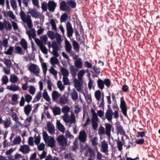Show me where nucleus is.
Here are the masks:
<instances>
[{"label": "nucleus", "instance_id": "8fccbe9b", "mask_svg": "<svg viewBox=\"0 0 160 160\" xmlns=\"http://www.w3.org/2000/svg\"><path fill=\"white\" fill-rule=\"evenodd\" d=\"M116 129L118 132L120 133L121 134L124 132V131L123 129L122 126L119 124L118 126H116Z\"/></svg>", "mask_w": 160, "mask_h": 160}, {"label": "nucleus", "instance_id": "bf43d9fd", "mask_svg": "<svg viewBox=\"0 0 160 160\" xmlns=\"http://www.w3.org/2000/svg\"><path fill=\"white\" fill-rule=\"evenodd\" d=\"M38 66L34 64H31L28 68L29 70H38Z\"/></svg>", "mask_w": 160, "mask_h": 160}, {"label": "nucleus", "instance_id": "9d476101", "mask_svg": "<svg viewBox=\"0 0 160 160\" xmlns=\"http://www.w3.org/2000/svg\"><path fill=\"white\" fill-rule=\"evenodd\" d=\"M29 12L32 16L35 18L38 17L40 16V13L38 12L37 9L35 8L33 9H29Z\"/></svg>", "mask_w": 160, "mask_h": 160}, {"label": "nucleus", "instance_id": "2f4dec72", "mask_svg": "<svg viewBox=\"0 0 160 160\" xmlns=\"http://www.w3.org/2000/svg\"><path fill=\"white\" fill-rule=\"evenodd\" d=\"M4 25L6 30H11L12 29V25L8 21H6L4 23Z\"/></svg>", "mask_w": 160, "mask_h": 160}, {"label": "nucleus", "instance_id": "0eeeda50", "mask_svg": "<svg viewBox=\"0 0 160 160\" xmlns=\"http://www.w3.org/2000/svg\"><path fill=\"white\" fill-rule=\"evenodd\" d=\"M67 2L64 1H62L60 3V9L62 11H66L67 12L70 11V8L67 5Z\"/></svg>", "mask_w": 160, "mask_h": 160}, {"label": "nucleus", "instance_id": "6ab92c4d", "mask_svg": "<svg viewBox=\"0 0 160 160\" xmlns=\"http://www.w3.org/2000/svg\"><path fill=\"white\" fill-rule=\"evenodd\" d=\"M2 122L5 128H8L11 123L10 118L9 117L7 118L5 120H3Z\"/></svg>", "mask_w": 160, "mask_h": 160}, {"label": "nucleus", "instance_id": "ddd939ff", "mask_svg": "<svg viewBox=\"0 0 160 160\" xmlns=\"http://www.w3.org/2000/svg\"><path fill=\"white\" fill-rule=\"evenodd\" d=\"M48 9L50 11H54L56 7V3L53 0L49 1L48 4Z\"/></svg>", "mask_w": 160, "mask_h": 160}, {"label": "nucleus", "instance_id": "c756f323", "mask_svg": "<svg viewBox=\"0 0 160 160\" xmlns=\"http://www.w3.org/2000/svg\"><path fill=\"white\" fill-rule=\"evenodd\" d=\"M65 49L66 51L68 52H70L72 49V46L71 44L68 41H65Z\"/></svg>", "mask_w": 160, "mask_h": 160}, {"label": "nucleus", "instance_id": "b1692460", "mask_svg": "<svg viewBox=\"0 0 160 160\" xmlns=\"http://www.w3.org/2000/svg\"><path fill=\"white\" fill-rule=\"evenodd\" d=\"M98 86L99 88L101 90L104 88V83L103 81L101 79H99L97 81Z\"/></svg>", "mask_w": 160, "mask_h": 160}, {"label": "nucleus", "instance_id": "f3484780", "mask_svg": "<svg viewBox=\"0 0 160 160\" xmlns=\"http://www.w3.org/2000/svg\"><path fill=\"white\" fill-rule=\"evenodd\" d=\"M55 140L53 137H51L50 139L48 140V142L47 144L48 146L51 148H53L55 146Z\"/></svg>", "mask_w": 160, "mask_h": 160}, {"label": "nucleus", "instance_id": "603ef678", "mask_svg": "<svg viewBox=\"0 0 160 160\" xmlns=\"http://www.w3.org/2000/svg\"><path fill=\"white\" fill-rule=\"evenodd\" d=\"M69 110L70 108L67 106H65L62 108V112L65 114L68 113L69 111Z\"/></svg>", "mask_w": 160, "mask_h": 160}, {"label": "nucleus", "instance_id": "a878e982", "mask_svg": "<svg viewBox=\"0 0 160 160\" xmlns=\"http://www.w3.org/2000/svg\"><path fill=\"white\" fill-rule=\"evenodd\" d=\"M59 97V94L57 91H53L52 93V97L53 101H55Z\"/></svg>", "mask_w": 160, "mask_h": 160}, {"label": "nucleus", "instance_id": "dca6fc26", "mask_svg": "<svg viewBox=\"0 0 160 160\" xmlns=\"http://www.w3.org/2000/svg\"><path fill=\"white\" fill-rule=\"evenodd\" d=\"M32 106L29 104L26 105L24 107V112L27 116H28L31 111Z\"/></svg>", "mask_w": 160, "mask_h": 160}, {"label": "nucleus", "instance_id": "7c9ffc66", "mask_svg": "<svg viewBox=\"0 0 160 160\" xmlns=\"http://www.w3.org/2000/svg\"><path fill=\"white\" fill-rule=\"evenodd\" d=\"M68 17V15L67 13H65L62 14L60 17V22L61 23L65 22L67 20Z\"/></svg>", "mask_w": 160, "mask_h": 160}, {"label": "nucleus", "instance_id": "79ce46f5", "mask_svg": "<svg viewBox=\"0 0 160 160\" xmlns=\"http://www.w3.org/2000/svg\"><path fill=\"white\" fill-rule=\"evenodd\" d=\"M41 51L44 54H47L48 53V49L43 44L41 45L39 47Z\"/></svg>", "mask_w": 160, "mask_h": 160}, {"label": "nucleus", "instance_id": "9b49d317", "mask_svg": "<svg viewBox=\"0 0 160 160\" xmlns=\"http://www.w3.org/2000/svg\"><path fill=\"white\" fill-rule=\"evenodd\" d=\"M19 151L23 153H28L30 151L29 146L27 145H21L20 147Z\"/></svg>", "mask_w": 160, "mask_h": 160}, {"label": "nucleus", "instance_id": "774afa93", "mask_svg": "<svg viewBox=\"0 0 160 160\" xmlns=\"http://www.w3.org/2000/svg\"><path fill=\"white\" fill-rule=\"evenodd\" d=\"M40 140L41 137L39 135H38L37 137L35 138L34 140V142L36 145H38L40 143Z\"/></svg>", "mask_w": 160, "mask_h": 160}, {"label": "nucleus", "instance_id": "a211bd4d", "mask_svg": "<svg viewBox=\"0 0 160 160\" xmlns=\"http://www.w3.org/2000/svg\"><path fill=\"white\" fill-rule=\"evenodd\" d=\"M47 128L48 132L51 134H53L55 132V130L54 127L50 123H48L47 124Z\"/></svg>", "mask_w": 160, "mask_h": 160}, {"label": "nucleus", "instance_id": "f704fd0d", "mask_svg": "<svg viewBox=\"0 0 160 160\" xmlns=\"http://www.w3.org/2000/svg\"><path fill=\"white\" fill-rule=\"evenodd\" d=\"M43 97L45 100L47 101L48 102H50V98L46 90L44 91L43 94Z\"/></svg>", "mask_w": 160, "mask_h": 160}, {"label": "nucleus", "instance_id": "864d4df0", "mask_svg": "<svg viewBox=\"0 0 160 160\" xmlns=\"http://www.w3.org/2000/svg\"><path fill=\"white\" fill-rule=\"evenodd\" d=\"M117 143L118 150L119 151H121L122 149V146H123L122 142L120 141H117Z\"/></svg>", "mask_w": 160, "mask_h": 160}, {"label": "nucleus", "instance_id": "de8ad7c7", "mask_svg": "<svg viewBox=\"0 0 160 160\" xmlns=\"http://www.w3.org/2000/svg\"><path fill=\"white\" fill-rule=\"evenodd\" d=\"M74 108L75 109L74 110V112L76 114L78 113L81 111V108L78 104L76 105Z\"/></svg>", "mask_w": 160, "mask_h": 160}, {"label": "nucleus", "instance_id": "c03bdc74", "mask_svg": "<svg viewBox=\"0 0 160 160\" xmlns=\"http://www.w3.org/2000/svg\"><path fill=\"white\" fill-rule=\"evenodd\" d=\"M21 142V138L19 136L15 138L13 141V143L14 144H19Z\"/></svg>", "mask_w": 160, "mask_h": 160}, {"label": "nucleus", "instance_id": "680f3d73", "mask_svg": "<svg viewBox=\"0 0 160 160\" xmlns=\"http://www.w3.org/2000/svg\"><path fill=\"white\" fill-rule=\"evenodd\" d=\"M103 81L104 85L105 84L107 87L109 88L111 84V82L110 80L108 79H105Z\"/></svg>", "mask_w": 160, "mask_h": 160}, {"label": "nucleus", "instance_id": "e2e57ef3", "mask_svg": "<svg viewBox=\"0 0 160 160\" xmlns=\"http://www.w3.org/2000/svg\"><path fill=\"white\" fill-rule=\"evenodd\" d=\"M57 85L60 90H62L64 89V86L62 85L61 81H58L57 82Z\"/></svg>", "mask_w": 160, "mask_h": 160}, {"label": "nucleus", "instance_id": "bb28decb", "mask_svg": "<svg viewBox=\"0 0 160 160\" xmlns=\"http://www.w3.org/2000/svg\"><path fill=\"white\" fill-rule=\"evenodd\" d=\"M72 98L73 100H76L78 99V94L76 90L74 89L72 93H71Z\"/></svg>", "mask_w": 160, "mask_h": 160}, {"label": "nucleus", "instance_id": "6e6552de", "mask_svg": "<svg viewBox=\"0 0 160 160\" xmlns=\"http://www.w3.org/2000/svg\"><path fill=\"white\" fill-rule=\"evenodd\" d=\"M74 87L77 91L80 92L81 90V85L82 84V81L79 80L75 79L74 80Z\"/></svg>", "mask_w": 160, "mask_h": 160}, {"label": "nucleus", "instance_id": "f03ea898", "mask_svg": "<svg viewBox=\"0 0 160 160\" xmlns=\"http://www.w3.org/2000/svg\"><path fill=\"white\" fill-rule=\"evenodd\" d=\"M47 34L49 37L52 40L53 39L55 38L58 44L59 45L61 44L62 41L61 37V36L58 33H56L55 34L56 36H55L53 32L49 31L47 32Z\"/></svg>", "mask_w": 160, "mask_h": 160}, {"label": "nucleus", "instance_id": "f257e3e1", "mask_svg": "<svg viewBox=\"0 0 160 160\" xmlns=\"http://www.w3.org/2000/svg\"><path fill=\"white\" fill-rule=\"evenodd\" d=\"M20 15L21 19L22 21L24 23H27L28 28L30 29H31L33 26V25L31 21L30 15H28L27 17H26V14L25 12L22 11V9H21V11L20 12Z\"/></svg>", "mask_w": 160, "mask_h": 160}, {"label": "nucleus", "instance_id": "c85d7f7f", "mask_svg": "<svg viewBox=\"0 0 160 160\" xmlns=\"http://www.w3.org/2000/svg\"><path fill=\"white\" fill-rule=\"evenodd\" d=\"M15 52L16 53H17L20 55L23 54L22 48L19 46H16L15 48Z\"/></svg>", "mask_w": 160, "mask_h": 160}, {"label": "nucleus", "instance_id": "0e129e2a", "mask_svg": "<svg viewBox=\"0 0 160 160\" xmlns=\"http://www.w3.org/2000/svg\"><path fill=\"white\" fill-rule=\"evenodd\" d=\"M10 81L12 83H15L17 82L18 78L16 75H14L11 78Z\"/></svg>", "mask_w": 160, "mask_h": 160}, {"label": "nucleus", "instance_id": "a19ab883", "mask_svg": "<svg viewBox=\"0 0 160 160\" xmlns=\"http://www.w3.org/2000/svg\"><path fill=\"white\" fill-rule=\"evenodd\" d=\"M40 40L42 44L45 45L48 40V38L46 35L43 36L40 38Z\"/></svg>", "mask_w": 160, "mask_h": 160}, {"label": "nucleus", "instance_id": "6e6d98bb", "mask_svg": "<svg viewBox=\"0 0 160 160\" xmlns=\"http://www.w3.org/2000/svg\"><path fill=\"white\" fill-rule=\"evenodd\" d=\"M29 91L31 94L34 95L36 91L35 88L33 86H30L29 89Z\"/></svg>", "mask_w": 160, "mask_h": 160}, {"label": "nucleus", "instance_id": "37998d69", "mask_svg": "<svg viewBox=\"0 0 160 160\" xmlns=\"http://www.w3.org/2000/svg\"><path fill=\"white\" fill-rule=\"evenodd\" d=\"M13 49V47H10L6 51L4 52V53L7 55H11L12 54Z\"/></svg>", "mask_w": 160, "mask_h": 160}, {"label": "nucleus", "instance_id": "5fc2aeb1", "mask_svg": "<svg viewBox=\"0 0 160 160\" xmlns=\"http://www.w3.org/2000/svg\"><path fill=\"white\" fill-rule=\"evenodd\" d=\"M19 87L18 86L12 85L10 87V89L12 91H16L19 90Z\"/></svg>", "mask_w": 160, "mask_h": 160}, {"label": "nucleus", "instance_id": "20e7f679", "mask_svg": "<svg viewBox=\"0 0 160 160\" xmlns=\"http://www.w3.org/2000/svg\"><path fill=\"white\" fill-rule=\"evenodd\" d=\"M67 37L71 39L74 32L73 29L70 22H68L66 24Z\"/></svg>", "mask_w": 160, "mask_h": 160}, {"label": "nucleus", "instance_id": "f8f14e48", "mask_svg": "<svg viewBox=\"0 0 160 160\" xmlns=\"http://www.w3.org/2000/svg\"><path fill=\"white\" fill-rule=\"evenodd\" d=\"M104 126L105 127V133L108 137H110L111 135L112 125L110 123H106Z\"/></svg>", "mask_w": 160, "mask_h": 160}, {"label": "nucleus", "instance_id": "58836bf2", "mask_svg": "<svg viewBox=\"0 0 160 160\" xmlns=\"http://www.w3.org/2000/svg\"><path fill=\"white\" fill-rule=\"evenodd\" d=\"M18 96L16 94H14L12 95V101L15 104L18 103Z\"/></svg>", "mask_w": 160, "mask_h": 160}, {"label": "nucleus", "instance_id": "c9c22d12", "mask_svg": "<svg viewBox=\"0 0 160 160\" xmlns=\"http://www.w3.org/2000/svg\"><path fill=\"white\" fill-rule=\"evenodd\" d=\"M43 138L46 143L48 142V140L49 139V136L46 131H44L43 133Z\"/></svg>", "mask_w": 160, "mask_h": 160}, {"label": "nucleus", "instance_id": "a18cd8bd", "mask_svg": "<svg viewBox=\"0 0 160 160\" xmlns=\"http://www.w3.org/2000/svg\"><path fill=\"white\" fill-rule=\"evenodd\" d=\"M78 148L77 141L76 140H75L73 142L72 150L73 151H75Z\"/></svg>", "mask_w": 160, "mask_h": 160}, {"label": "nucleus", "instance_id": "cd10ccee", "mask_svg": "<svg viewBox=\"0 0 160 160\" xmlns=\"http://www.w3.org/2000/svg\"><path fill=\"white\" fill-rule=\"evenodd\" d=\"M88 151L90 154L89 158L93 160L95 157V153L94 152L93 150L89 148L88 149Z\"/></svg>", "mask_w": 160, "mask_h": 160}, {"label": "nucleus", "instance_id": "052dcab7", "mask_svg": "<svg viewBox=\"0 0 160 160\" xmlns=\"http://www.w3.org/2000/svg\"><path fill=\"white\" fill-rule=\"evenodd\" d=\"M25 97V101L28 103L29 102L31 101L32 98V96L29 94H26Z\"/></svg>", "mask_w": 160, "mask_h": 160}, {"label": "nucleus", "instance_id": "1a4fd4ad", "mask_svg": "<svg viewBox=\"0 0 160 160\" xmlns=\"http://www.w3.org/2000/svg\"><path fill=\"white\" fill-rule=\"evenodd\" d=\"M106 119L109 121L112 122L113 117V111L112 109H107L105 114Z\"/></svg>", "mask_w": 160, "mask_h": 160}, {"label": "nucleus", "instance_id": "473e14b6", "mask_svg": "<svg viewBox=\"0 0 160 160\" xmlns=\"http://www.w3.org/2000/svg\"><path fill=\"white\" fill-rule=\"evenodd\" d=\"M95 96L96 98L98 101H100L101 96V91L99 90L96 91L95 92Z\"/></svg>", "mask_w": 160, "mask_h": 160}, {"label": "nucleus", "instance_id": "4c0bfd02", "mask_svg": "<svg viewBox=\"0 0 160 160\" xmlns=\"http://www.w3.org/2000/svg\"><path fill=\"white\" fill-rule=\"evenodd\" d=\"M50 62L52 64H57L59 62V61L57 57H52L50 58Z\"/></svg>", "mask_w": 160, "mask_h": 160}, {"label": "nucleus", "instance_id": "69168bd1", "mask_svg": "<svg viewBox=\"0 0 160 160\" xmlns=\"http://www.w3.org/2000/svg\"><path fill=\"white\" fill-rule=\"evenodd\" d=\"M97 141H98L97 137H94L93 138V139L92 140V145L93 146H96L98 144V143H97Z\"/></svg>", "mask_w": 160, "mask_h": 160}, {"label": "nucleus", "instance_id": "ea45409f", "mask_svg": "<svg viewBox=\"0 0 160 160\" xmlns=\"http://www.w3.org/2000/svg\"><path fill=\"white\" fill-rule=\"evenodd\" d=\"M68 101V99L67 98L64 97H61L59 99V102L61 104H65Z\"/></svg>", "mask_w": 160, "mask_h": 160}, {"label": "nucleus", "instance_id": "423d86ee", "mask_svg": "<svg viewBox=\"0 0 160 160\" xmlns=\"http://www.w3.org/2000/svg\"><path fill=\"white\" fill-rule=\"evenodd\" d=\"M87 136L85 131L82 130L79 132L78 138L79 140L81 142H84L86 141Z\"/></svg>", "mask_w": 160, "mask_h": 160}, {"label": "nucleus", "instance_id": "09e8293b", "mask_svg": "<svg viewBox=\"0 0 160 160\" xmlns=\"http://www.w3.org/2000/svg\"><path fill=\"white\" fill-rule=\"evenodd\" d=\"M4 64L8 67H10L12 66V63L10 60L6 58L4 59Z\"/></svg>", "mask_w": 160, "mask_h": 160}, {"label": "nucleus", "instance_id": "4d7b16f0", "mask_svg": "<svg viewBox=\"0 0 160 160\" xmlns=\"http://www.w3.org/2000/svg\"><path fill=\"white\" fill-rule=\"evenodd\" d=\"M105 133V129L102 126H100L98 129V133L99 135H102Z\"/></svg>", "mask_w": 160, "mask_h": 160}, {"label": "nucleus", "instance_id": "7ed1b4c3", "mask_svg": "<svg viewBox=\"0 0 160 160\" xmlns=\"http://www.w3.org/2000/svg\"><path fill=\"white\" fill-rule=\"evenodd\" d=\"M120 108L121 111L124 116L128 117L127 114V109L125 102L122 98L120 99Z\"/></svg>", "mask_w": 160, "mask_h": 160}, {"label": "nucleus", "instance_id": "412c9836", "mask_svg": "<svg viewBox=\"0 0 160 160\" xmlns=\"http://www.w3.org/2000/svg\"><path fill=\"white\" fill-rule=\"evenodd\" d=\"M67 3L68 5V6L72 8H74L76 7L77 3L73 0H70L69 1L67 2Z\"/></svg>", "mask_w": 160, "mask_h": 160}, {"label": "nucleus", "instance_id": "4468645a", "mask_svg": "<svg viewBox=\"0 0 160 160\" xmlns=\"http://www.w3.org/2000/svg\"><path fill=\"white\" fill-rule=\"evenodd\" d=\"M101 151L104 153H106L108 151V145L106 142L103 141L101 143Z\"/></svg>", "mask_w": 160, "mask_h": 160}, {"label": "nucleus", "instance_id": "393cba45", "mask_svg": "<svg viewBox=\"0 0 160 160\" xmlns=\"http://www.w3.org/2000/svg\"><path fill=\"white\" fill-rule=\"evenodd\" d=\"M72 46L74 49L76 51H78L79 50L80 47L78 43L75 40H73L72 41Z\"/></svg>", "mask_w": 160, "mask_h": 160}, {"label": "nucleus", "instance_id": "aec40b11", "mask_svg": "<svg viewBox=\"0 0 160 160\" xmlns=\"http://www.w3.org/2000/svg\"><path fill=\"white\" fill-rule=\"evenodd\" d=\"M57 126L59 131L62 132H65V128L64 126L58 120L57 122Z\"/></svg>", "mask_w": 160, "mask_h": 160}, {"label": "nucleus", "instance_id": "49530a36", "mask_svg": "<svg viewBox=\"0 0 160 160\" xmlns=\"http://www.w3.org/2000/svg\"><path fill=\"white\" fill-rule=\"evenodd\" d=\"M10 3L12 8L15 10L17 8L16 0H10Z\"/></svg>", "mask_w": 160, "mask_h": 160}, {"label": "nucleus", "instance_id": "338daca9", "mask_svg": "<svg viewBox=\"0 0 160 160\" xmlns=\"http://www.w3.org/2000/svg\"><path fill=\"white\" fill-rule=\"evenodd\" d=\"M92 126L93 129L96 130L98 128V122H92Z\"/></svg>", "mask_w": 160, "mask_h": 160}, {"label": "nucleus", "instance_id": "39448f33", "mask_svg": "<svg viewBox=\"0 0 160 160\" xmlns=\"http://www.w3.org/2000/svg\"><path fill=\"white\" fill-rule=\"evenodd\" d=\"M57 140L58 143L62 146H66L67 144V139L63 135H59Z\"/></svg>", "mask_w": 160, "mask_h": 160}, {"label": "nucleus", "instance_id": "13d9d810", "mask_svg": "<svg viewBox=\"0 0 160 160\" xmlns=\"http://www.w3.org/2000/svg\"><path fill=\"white\" fill-rule=\"evenodd\" d=\"M84 66L85 67H86L88 68H92V65L89 62L87 61H86L84 62Z\"/></svg>", "mask_w": 160, "mask_h": 160}, {"label": "nucleus", "instance_id": "3c124183", "mask_svg": "<svg viewBox=\"0 0 160 160\" xmlns=\"http://www.w3.org/2000/svg\"><path fill=\"white\" fill-rule=\"evenodd\" d=\"M69 122L71 124L75 123V118L73 114H71L70 118H69Z\"/></svg>", "mask_w": 160, "mask_h": 160}, {"label": "nucleus", "instance_id": "e433bc0d", "mask_svg": "<svg viewBox=\"0 0 160 160\" xmlns=\"http://www.w3.org/2000/svg\"><path fill=\"white\" fill-rule=\"evenodd\" d=\"M50 24L52 27V29L56 31L57 27L55 20L53 19H51L50 21Z\"/></svg>", "mask_w": 160, "mask_h": 160}, {"label": "nucleus", "instance_id": "5701e85b", "mask_svg": "<svg viewBox=\"0 0 160 160\" xmlns=\"http://www.w3.org/2000/svg\"><path fill=\"white\" fill-rule=\"evenodd\" d=\"M52 112L54 116H56L60 114L61 109L58 107H56L52 109Z\"/></svg>", "mask_w": 160, "mask_h": 160}, {"label": "nucleus", "instance_id": "4be33fe9", "mask_svg": "<svg viewBox=\"0 0 160 160\" xmlns=\"http://www.w3.org/2000/svg\"><path fill=\"white\" fill-rule=\"evenodd\" d=\"M75 66L78 68H81L82 67V63L81 59H77L75 62Z\"/></svg>", "mask_w": 160, "mask_h": 160}, {"label": "nucleus", "instance_id": "72a5a7b5", "mask_svg": "<svg viewBox=\"0 0 160 160\" xmlns=\"http://www.w3.org/2000/svg\"><path fill=\"white\" fill-rule=\"evenodd\" d=\"M85 72H89V71H80L78 74V80L82 81V78L84 73Z\"/></svg>", "mask_w": 160, "mask_h": 160}, {"label": "nucleus", "instance_id": "2eb2a0df", "mask_svg": "<svg viewBox=\"0 0 160 160\" xmlns=\"http://www.w3.org/2000/svg\"><path fill=\"white\" fill-rule=\"evenodd\" d=\"M19 43L23 49L28 52V43L26 40L24 38L22 39Z\"/></svg>", "mask_w": 160, "mask_h": 160}]
</instances>
